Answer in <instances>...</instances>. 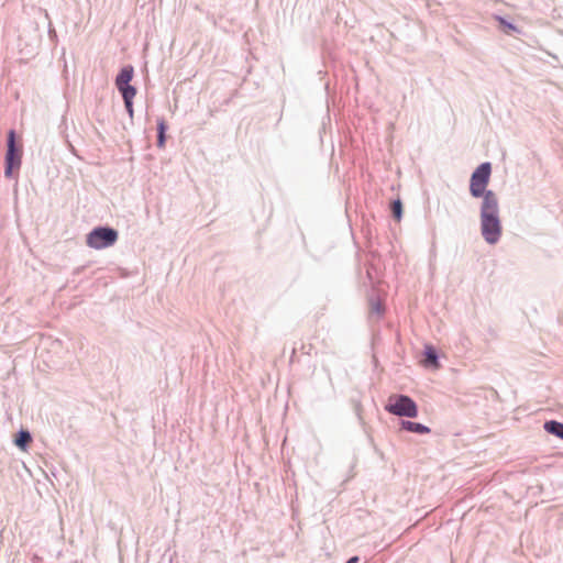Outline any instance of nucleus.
I'll use <instances>...</instances> for the list:
<instances>
[{
  "instance_id": "obj_1",
  "label": "nucleus",
  "mask_w": 563,
  "mask_h": 563,
  "mask_svg": "<svg viewBox=\"0 0 563 563\" xmlns=\"http://www.w3.org/2000/svg\"><path fill=\"white\" fill-rule=\"evenodd\" d=\"M479 228L484 241L489 245H496L503 235V224L499 216V202L482 201L479 208Z\"/></svg>"
},
{
  "instance_id": "obj_2",
  "label": "nucleus",
  "mask_w": 563,
  "mask_h": 563,
  "mask_svg": "<svg viewBox=\"0 0 563 563\" xmlns=\"http://www.w3.org/2000/svg\"><path fill=\"white\" fill-rule=\"evenodd\" d=\"M492 176V164L489 162L481 163L471 174L470 195L473 198H482V201L498 200L497 195L487 188Z\"/></svg>"
},
{
  "instance_id": "obj_3",
  "label": "nucleus",
  "mask_w": 563,
  "mask_h": 563,
  "mask_svg": "<svg viewBox=\"0 0 563 563\" xmlns=\"http://www.w3.org/2000/svg\"><path fill=\"white\" fill-rule=\"evenodd\" d=\"M23 148L18 142L15 130L11 129L7 135V150L4 155V176L8 179L14 177L22 164Z\"/></svg>"
},
{
  "instance_id": "obj_4",
  "label": "nucleus",
  "mask_w": 563,
  "mask_h": 563,
  "mask_svg": "<svg viewBox=\"0 0 563 563\" xmlns=\"http://www.w3.org/2000/svg\"><path fill=\"white\" fill-rule=\"evenodd\" d=\"M119 239V232L109 225H98L86 235V244L93 250L112 246Z\"/></svg>"
},
{
  "instance_id": "obj_5",
  "label": "nucleus",
  "mask_w": 563,
  "mask_h": 563,
  "mask_svg": "<svg viewBox=\"0 0 563 563\" xmlns=\"http://www.w3.org/2000/svg\"><path fill=\"white\" fill-rule=\"evenodd\" d=\"M385 410L394 416L406 418H416L419 412L417 402L404 394L390 396Z\"/></svg>"
},
{
  "instance_id": "obj_6",
  "label": "nucleus",
  "mask_w": 563,
  "mask_h": 563,
  "mask_svg": "<svg viewBox=\"0 0 563 563\" xmlns=\"http://www.w3.org/2000/svg\"><path fill=\"white\" fill-rule=\"evenodd\" d=\"M134 76V68L132 65L128 64L121 67L120 71L118 73L114 84L117 89L121 95L125 93H136V88L131 85V81Z\"/></svg>"
},
{
  "instance_id": "obj_7",
  "label": "nucleus",
  "mask_w": 563,
  "mask_h": 563,
  "mask_svg": "<svg viewBox=\"0 0 563 563\" xmlns=\"http://www.w3.org/2000/svg\"><path fill=\"white\" fill-rule=\"evenodd\" d=\"M439 352L432 344H426L423 349L422 364L424 367L438 368L440 367Z\"/></svg>"
},
{
  "instance_id": "obj_8",
  "label": "nucleus",
  "mask_w": 563,
  "mask_h": 563,
  "mask_svg": "<svg viewBox=\"0 0 563 563\" xmlns=\"http://www.w3.org/2000/svg\"><path fill=\"white\" fill-rule=\"evenodd\" d=\"M400 429L416 434H427L431 432V429L428 426L410 420H401Z\"/></svg>"
},
{
  "instance_id": "obj_9",
  "label": "nucleus",
  "mask_w": 563,
  "mask_h": 563,
  "mask_svg": "<svg viewBox=\"0 0 563 563\" xmlns=\"http://www.w3.org/2000/svg\"><path fill=\"white\" fill-rule=\"evenodd\" d=\"M14 444L20 450H26L32 442V435L31 432L27 429L21 428L15 434H14Z\"/></svg>"
},
{
  "instance_id": "obj_10",
  "label": "nucleus",
  "mask_w": 563,
  "mask_h": 563,
  "mask_svg": "<svg viewBox=\"0 0 563 563\" xmlns=\"http://www.w3.org/2000/svg\"><path fill=\"white\" fill-rule=\"evenodd\" d=\"M543 429L549 434H552L563 441V422L553 419L547 420L543 423Z\"/></svg>"
},
{
  "instance_id": "obj_11",
  "label": "nucleus",
  "mask_w": 563,
  "mask_h": 563,
  "mask_svg": "<svg viewBox=\"0 0 563 563\" xmlns=\"http://www.w3.org/2000/svg\"><path fill=\"white\" fill-rule=\"evenodd\" d=\"M390 212L396 221H400L404 214V206L400 198H396L390 202Z\"/></svg>"
},
{
  "instance_id": "obj_12",
  "label": "nucleus",
  "mask_w": 563,
  "mask_h": 563,
  "mask_svg": "<svg viewBox=\"0 0 563 563\" xmlns=\"http://www.w3.org/2000/svg\"><path fill=\"white\" fill-rule=\"evenodd\" d=\"M135 95L136 93L121 95L123 102H124V108H125L131 120L133 119V115H134L133 99H134Z\"/></svg>"
},
{
  "instance_id": "obj_13",
  "label": "nucleus",
  "mask_w": 563,
  "mask_h": 563,
  "mask_svg": "<svg viewBox=\"0 0 563 563\" xmlns=\"http://www.w3.org/2000/svg\"><path fill=\"white\" fill-rule=\"evenodd\" d=\"M157 135H166V132L168 130V124L164 118L157 119Z\"/></svg>"
},
{
  "instance_id": "obj_14",
  "label": "nucleus",
  "mask_w": 563,
  "mask_h": 563,
  "mask_svg": "<svg viewBox=\"0 0 563 563\" xmlns=\"http://www.w3.org/2000/svg\"><path fill=\"white\" fill-rule=\"evenodd\" d=\"M498 20H499L500 24L504 25L507 30L517 31V26L512 22L506 20L503 16H498Z\"/></svg>"
},
{
  "instance_id": "obj_15",
  "label": "nucleus",
  "mask_w": 563,
  "mask_h": 563,
  "mask_svg": "<svg viewBox=\"0 0 563 563\" xmlns=\"http://www.w3.org/2000/svg\"><path fill=\"white\" fill-rule=\"evenodd\" d=\"M167 135H157L156 145L158 148H163L166 144Z\"/></svg>"
},
{
  "instance_id": "obj_16",
  "label": "nucleus",
  "mask_w": 563,
  "mask_h": 563,
  "mask_svg": "<svg viewBox=\"0 0 563 563\" xmlns=\"http://www.w3.org/2000/svg\"><path fill=\"white\" fill-rule=\"evenodd\" d=\"M372 310L377 312V313H383L384 312V308H383L382 302L380 301L373 302Z\"/></svg>"
},
{
  "instance_id": "obj_17",
  "label": "nucleus",
  "mask_w": 563,
  "mask_h": 563,
  "mask_svg": "<svg viewBox=\"0 0 563 563\" xmlns=\"http://www.w3.org/2000/svg\"><path fill=\"white\" fill-rule=\"evenodd\" d=\"M358 562H360V558L357 555H353L350 559H347V561L345 563H358Z\"/></svg>"
}]
</instances>
